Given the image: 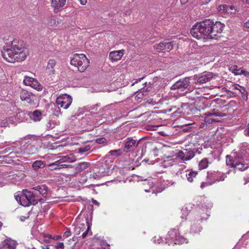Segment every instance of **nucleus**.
Masks as SVG:
<instances>
[{
    "label": "nucleus",
    "mask_w": 249,
    "mask_h": 249,
    "mask_svg": "<svg viewBox=\"0 0 249 249\" xmlns=\"http://www.w3.org/2000/svg\"><path fill=\"white\" fill-rule=\"evenodd\" d=\"M1 52L3 58L10 63L23 61L27 55L23 42L18 39L11 42L10 48L3 46Z\"/></svg>",
    "instance_id": "1"
},
{
    "label": "nucleus",
    "mask_w": 249,
    "mask_h": 249,
    "mask_svg": "<svg viewBox=\"0 0 249 249\" xmlns=\"http://www.w3.org/2000/svg\"><path fill=\"white\" fill-rule=\"evenodd\" d=\"M213 21L206 19L194 25L190 30V34L197 39H202L206 41L211 39V32L213 29Z\"/></svg>",
    "instance_id": "2"
},
{
    "label": "nucleus",
    "mask_w": 249,
    "mask_h": 249,
    "mask_svg": "<svg viewBox=\"0 0 249 249\" xmlns=\"http://www.w3.org/2000/svg\"><path fill=\"white\" fill-rule=\"evenodd\" d=\"M70 63L77 68L80 72H84L89 66V60L83 53H75L71 57Z\"/></svg>",
    "instance_id": "3"
},
{
    "label": "nucleus",
    "mask_w": 249,
    "mask_h": 249,
    "mask_svg": "<svg viewBox=\"0 0 249 249\" xmlns=\"http://www.w3.org/2000/svg\"><path fill=\"white\" fill-rule=\"evenodd\" d=\"M23 192V195H22L21 205L24 207L29 206L31 204L35 205L39 201L43 200L42 198H38L34 192L24 190Z\"/></svg>",
    "instance_id": "4"
},
{
    "label": "nucleus",
    "mask_w": 249,
    "mask_h": 249,
    "mask_svg": "<svg viewBox=\"0 0 249 249\" xmlns=\"http://www.w3.org/2000/svg\"><path fill=\"white\" fill-rule=\"evenodd\" d=\"M181 215L180 217L182 219L186 220V216H188V219L191 222H197L200 221L202 222L203 219L199 215V213L197 212H189L188 210L186 207L183 208L181 210Z\"/></svg>",
    "instance_id": "5"
},
{
    "label": "nucleus",
    "mask_w": 249,
    "mask_h": 249,
    "mask_svg": "<svg viewBox=\"0 0 249 249\" xmlns=\"http://www.w3.org/2000/svg\"><path fill=\"white\" fill-rule=\"evenodd\" d=\"M215 76L211 72H204L200 74L195 75L193 77L196 84L201 85L211 81Z\"/></svg>",
    "instance_id": "6"
},
{
    "label": "nucleus",
    "mask_w": 249,
    "mask_h": 249,
    "mask_svg": "<svg viewBox=\"0 0 249 249\" xmlns=\"http://www.w3.org/2000/svg\"><path fill=\"white\" fill-rule=\"evenodd\" d=\"M190 78L185 77L177 81L171 87L172 90L180 89L181 91H184L190 88Z\"/></svg>",
    "instance_id": "7"
},
{
    "label": "nucleus",
    "mask_w": 249,
    "mask_h": 249,
    "mask_svg": "<svg viewBox=\"0 0 249 249\" xmlns=\"http://www.w3.org/2000/svg\"><path fill=\"white\" fill-rule=\"evenodd\" d=\"M20 98L21 101L30 105H35L36 100V96L35 95L24 89L20 91Z\"/></svg>",
    "instance_id": "8"
},
{
    "label": "nucleus",
    "mask_w": 249,
    "mask_h": 249,
    "mask_svg": "<svg viewBox=\"0 0 249 249\" xmlns=\"http://www.w3.org/2000/svg\"><path fill=\"white\" fill-rule=\"evenodd\" d=\"M72 103V98L68 94H63L57 97L56 103L58 106L64 109H67Z\"/></svg>",
    "instance_id": "9"
},
{
    "label": "nucleus",
    "mask_w": 249,
    "mask_h": 249,
    "mask_svg": "<svg viewBox=\"0 0 249 249\" xmlns=\"http://www.w3.org/2000/svg\"><path fill=\"white\" fill-rule=\"evenodd\" d=\"M226 176L224 174L216 172H208L207 180H210L212 184L216 182L222 181L224 180Z\"/></svg>",
    "instance_id": "10"
},
{
    "label": "nucleus",
    "mask_w": 249,
    "mask_h": 249,
    "mask_svg": "<svg viewBox=\"0 0 249 249\" xmlns=\"http://www.w3.org/2000/svg\"><path fill=\"white\" fill-rule=\"evenodd\" d=\"M154 48L159 52H169L172 50L173 45L172 42L163 41L154 45Z\"/></svg>",
    "instance_id": "11"
},
{
    "label": "nucleus",
    "mask_w": 249,
    "mask_h": 249,
    "mask_svg": "<svg viewBox=\"0 0 249 249\" xmlns=\"http://www.w3.org/2000/svg\"><path fill=\"white\" fill-rule=\"evenodd\" d=\"M24 85L29 86L38 91L42 89V86L38 83L37 80L34 78L26 76L23 81Z\"/></svg>",
    "instance_id": "12"
},
{
    "label": "nucleus",
    "mask_w": 249,
    "mask_h": 249,
    "mask_svg": "<svg viewBox=\"0 0 249 249\" xmlns=\"http://www.w3.org/2000/svg\"><path fill=\"white\" fill-rule=\"evenodd\" d=\"M224 25L220 22L213 21V29L211 32V39H216L218 34H221L223 31Z\"/></svg>",
    "instance_id": "13"
},
{
    "label": "nucleus",
    "mask_w": 249,
    "mask_h": 249,
    "mask_svg": "<svg viewBox=\"0 0 249 249\" xmlns=\"http://www.w3.org/2000/svg\"><path fill=\"white\" fill-rule=\"evenodd\" d=\"M234 164V168L244 171L249 168V160L236 159L235 162Z\"/></svg>",
    "instance_id": "14"
},
{
    "label": "nucleus",
    "mask_w": 249,
    "mask_h": 249,
    "mask_svg": "<svg viewBox=\"0 0 249 249\" xmlns=\"http://www.w3.org/2000/svg\"><path fill=\"white\" fill-rule=\"evenodd\" d=\"M33 189L35 190L34 192L36 194V196L38 195H40L43 197H45L48 193V187L47 185L43 184L35 186L33 188Z\"/></svg>",
    "instance_id": "15"
},
{
    "label": "nucleus",
    "mask_w": 249,
    "mask_h": 249,
    "mask_svg": "<svg viewBox=\"0 0 249 249\" xmlns=\"http://www.w3.org/2000/svg\"><path fill=\"white\" fill-rule=\"evenodd\" d=\"M136 141L131 138H128L125 140V145L124 147V151L128 152L134 150L136 146Z\"/></svg>",
    "instance_id": "16"
},
{
    "label": "nucleus",
    "mask_w": 249,
    "mask_h": 249,
    "mask_svg": "<svg viewBox=\"0 0 249 249\" xmlns=\"http://www.w3.org/2000/svg\"><path fill=\"white\" fill-rule=\"evenodd\" d=\"M189 111L190 109L188 105L187 104H183L174 112L173 114L175 116H177L178 114L185 115L186 114H189L190 113Z\"/></svg>",
    "instance_id": "17"
},
{
    "label": "nucleus",
    "mask_w": 249,
    "mask_h": 249,
    "mask_svg": "<svg viewBox=\"0 0 249 249\" xmlns=\"http://www.w3.org/2000/svg\"><path fill=\"white\" fill-rule=\"evenodd\" d=\"M123 54V50L112 51L109 53V57L112 61H115L121 59Z\"/></svg>",
    "instance_id": "18"
},
{
    "label": "nucleus",
    "mask_w": 249,
    "mask_h": 249,
    "mask_svg": "<svg viewBox=\"0 0 249 249\" xmlns=\"http://www.w3.org/2000/svg\"><path fill=\"white\" fill-rule=\"evenodd\" d=\"M66 3V0H52L51 5L54 10H58L63 7Z\"/></svg>",
    "instance_id": "19"
},
{
    "label": "nucleus",
    "mask_w": 249,
    "mask_h": 249,
    "mask_svg": "<svg viewBox=\"0 0 249 249\" xmlns=\"http://www.w3.org/2000/svg\"><path fill=\"white\" fill-rule=\"evenodd\" d=\"M30 118L34 121H39L41 119L42 114L39 110H36L29 113Z\"/></svg>",
    "instance_id": "20"
},
{
    "label": "nucleus",
    "mask_w": 249,
    "mask_h": 249,
    "mask_svg": "<svg viewBox=\"0 0 249 249\" xmlns=\"http://www.w3.org/2000/svg\"><path fill=\"white\" fill-rule=\"evenodd\" d=\"M50 166L52 167L53 169H61L64 168H72L73 166L71 164H63V162H60L56 163V161L53 163L50 164Z\"/></svg>",
    "instance_id": "21"
},
{
    "label": "nucleus",
    "mask_w": 249,
    "mask_h": 249,
    "mask_svg": "<svg viewBox=\"0 0 249 249\" xmlns=\"http://www.w3.org/2000/svg\"><path fill=\"white\" fill-rule=\"evenodd\" d=\"M89 165V163L88 162H82L77 164L75 166V170L77 173H80L86 169Z\"/></svg>",
    "instance_id": "22"
},
{
    "label": "nucleus",
    "mask_w": 249,
    "mask_h": 249,
    "mask_svg": "<svg viewBox=\"0 0 249 249\" xmlns=\"http://www.w3.org/2000/svg\"><path fill=\"white\" fill-rule=\"evenodd\" d=\"M56 65V61L54 59H49L47 66V70L50 74H54V67Z\"/></svg>",
    "instance_id": "23"
},
{
    "label": "nucleus",
    "mask_w": 249,
    "mask_h": 249,
    "mask_svg": "<svg viewBox=\"0 0 249 249\" xmlns=\"http://www.w3.org/2000/svg\"><path fill=\"white\" fill-rule=\"evenodd\" d=\"M193 224L191 226V232L193 233H198L201 231L202 230L201 227L199 225V223H196L195 222H193Z\"/></svg>",
    "instance_id": "24"
},
{
    "label": "nucleus",
    "mask_w": 249,
    "mask_h": 249,
    "mask_svg": "<svg viewBox=\"0 0 249 249\" xmlns=\"http://www.w3.org/2000/svg\"><path fill=\"white\" fill-rule=\"evenodd\" d=\"M220 10H223L228 13H232V11L234 9V7L233 5H229L227 4L220 5L219 6Z\"/></svg>",
    "instance_id": "25"
},
{
    "label": "nucleus",
    "mask_w": 249,
    "mask_h": 249,
    "mask_svg": "<svg viewBox=\"0 0 249 249\" xmlns=\"http://www.w3.org/2000/svg\"><path fill=\"white\" fill-rule=\"evenodd\" d=\"M189 172L188 173H186V176L187 177V180L190 182H192L193 181L194 178H196L197 174V171H194L192 170L188 171Z\"/></svg>",
    "instance_id": "26"
},
{
    "label": "nucleus",
    "mask_w": 249,
    "mask_h": 249,
    "mask_svg": "<svg viewBox=\"0 0 249 249\" xmlns=\"http://www.w3.org/2000/svg\"><path fill=\"white\" fill-rule=\"evenodd\" d=\"M204 115H206L207 117H211L213 116L216 117H224L226 116V114L222 112L215 111L213 110L212 112L205 113Z\"/></svg>",
    "instance_id": "27"
},
{
    "label": "nucleus",
    "mask_w": 249,
    "mask_h": 249,
    "mask_svg": "<svg viewBox=\"0 0 249 249\" xmlns=\"http://www.w3.org/2000/svg\"><path fill=\"white\" fill-rule=\"evenodd\" d=\"M210 162H209L208 159L207 158L203 159L198 164V168L199 170H203L206 169L208 167L209 164Z\"/></svg>",
    "instance_id": "28"
},
{
    "label": "nucleus",
    "mask_w": 249,
    "mask_h": 249,
    "mask_svg": "<svg viewBox=\"0 0 249 249\" xmlns=\"http://www.w3.org/2000/svg\"><path fill=\"white\" fill-rule=\"evenodd\" d=\"M45 164L42 160H36L32 164V167L35 170H37L39 168H44Z\"/></svg>",
    "instance_id": "29"
},
{
    "label": "nucleus",
    "mask_w": 249,
    "mask_h": 249,
    "mask_svg": "<svg viewBox=\"0 0 249 249\" xmlns=\"http://www.w3.org/2000/svg\"><path fill=\"white\" fill-rule=\"evenodd\" d=\"M178 234V232L176 230H172L168 232V238L172 240L173 242H175V239Z\"/></svg>",
    "instance_id": "30"
},
{
    "label": "nucleus",
    "mask_w": 249,
    "mask_h": 249,
    "mask_svg": "<svg viewBox=\"0 0 249 249\" xmlns=\"http://www.w3.org/2000/svg\"><path fill=\"white\" fill-rule=\"evenodd\" d=\"M91 146L89 145H86L84 146L81 147L76 149V152L77 154L82 155L84 152H87L90 150Z\"/></svg>",
    "instance_id": "31"
},
{
    "label": "nucleus",
    "mask_w": 249,
    "mask_h": 249,
    "mask_svg": "<svg viewBox=\"0 0 249 249\" xmlns=\"http://www.w3.org/2000/svg\"><path fill=\"white\" fill-rule=\"evenodd\" d=\"M229 70L232 73H234V74L235 75L241 74V73H240V71H243V70L238 69V66L235 65L231 66L229 68Z\"/></svg>",
    "instance_id": "32"
},
{
    "label": "nucleus",
    "mask_w": 249,
    "mask_h": 249,
    "mask_svg": "<svg viewBox=\"0 0 249 249\" xmlns=\"http://www.w3.org/2000/svg\"><path fill=\"white\" fill-rule=\"evenodd\" d=\"M86 229L84 224H80L75 228L74 232L76 235H79L81 231H84Z\"/></svg>",
    "instance_id": "33"
},
{
    "label": "nucleus",
    "mask_w": 249,
    "mask_h": 249,
    "mask_svg": "<svg viewBox=\"0 0 249 249\" xmlns=\"http://www.w3.org/2000/svg\"><path fill=\"white\" fill-rule=\"evenodd\" d=\"M72 157L71 155H68L63 157L61 159L57 160L56 163H59L60 162H65L67 161H73L74 160L72 159Z\"/></svg>",
    "instance_id": "34"
},
{
    "label": "nucleus",
    "mask_w": 249,
    "mask_h": 249,
    "mask_svg": "<svg viewBox=\"0 0 249 249\" xmlns=\"http://www.w3.org/2000/svg\"><path fill=\"white\" fill-rule=\"evenodd\" d=\"M195 156V153L192 150H189L185 152V160H189L192 159Z\"/></svg>",
    "instance_id": "35"
},
{
    "label": "nucleus",
    "mask_w": 249,
    "mask_h": 249,
    "mask_svg": "<svg viewBox=\"0 0 249 249\" xmlns=\"http://www.w3.org/2000/svg\"><path fill=\"white\" fill-rule=\"evenodd\" d=\"M186 239L184 238L183 237L178 235V234L177 238L175 239V241L174 242L175 244H182L184 243H186Z\"/></svg>",
    "instance_id": "36"
},
{
    "label": "nucleus",
    "mask_w": 249,
    "mask_h": 249,
    "mask_svg": "<svg viewBox=\"0 0 249 249\" xmlns=\"http://www.w3.org/2000/svg\"><path fill=\"white\" fill-rule=\"evenodd\" d=\"M231 156L227 155L226 156V164L227 165L231 166V167H234L233 163H235L236 161V159H231Z\"/></svg>",
    "instance_id": "37"
},
{
    "label": "nucleus",
    "mask_w": 249,
    "mask_h": 249,
    "mask_svg": "<svg viewBox=\"0 0 249 249\" xmlns=\"http://www.w3.org/2000/svg\"><path fill=\"white\" fill-rule=\"evenodd\" d=\"M105 176V174L103 173H100L99 172L93 173L90 175V178H93L94 179H97L102 178Z\"/></svg>",
    "instance_id": "38"
},
{
    "label": "nucleus",
    "mask_w": 249,
    "mask_h": 249,
    "mask_svg": "<svg viewBox=\"0 0 249 249\" xmlns=\"http://www.w3.org/2000/svg\"><path fill=\"white\" fill-rule=\"evenodd\" d=\"M100 104H96L92 106H87L85 107L84 108H85L86 110L87 111H90V110H96L97 108L100 106Z\"/></svg>",
    "instance_id": "39"
},
{
    "label": "nucleus",
    "mask_w": 249,
    "mask_h": 249,
    "mask_svg": "<svg viewBox=\"0 0 249 249\" xmlns=\"http://www.w3.org/2000/svg\"><path fill=\"white\" fill-rule=\"evenodd\" d=\"M16 246V244L14 241H9L5 244V247H7L8 249H15Z\"/></svg>",
    "instance_id": "40"
},
{
    "label": "nucleus",
    "mask_w": 249,
    "mask_h": 249,
    "mask_svg": "<svg viewBox=\"0 0 249 249\" xmlns=\"http://www.w3.org/2000/svg\"><path fill=\"white\" fill-rule=\"evenodd\" d=\"M122 150L120 149L117 150H111L109 152L110 155H115L116 156H120L122 154Z\"/></svg>",
    "instance_id": "41"
},
{
    "label": "nucleus",
    "mask_w": 249,
    "mask_h": 249,
    "mask_svg": "<svg viewBox=\"0 0 249 249\" xmlns=\"http://www.w3.org/2000/svg\"><path fill=\"white\" fill-rule=\"evenodd\" d=\"M242 91L240 90V91L241 92L242 94V96L243 98L245 100L247 101L248 98V92L246 90L245 88L242 87Z\"/></svg>",
    "instance_id": "42"
},
{
    "label": "nucleus",
    "mask_w": 249,
    "mask_h": 249,
    "mask_svg": "<svg viewBox=\"0 0 249 249\" xmlns=\"http://www.w3.org/2000/svg\"><path fill=\"white\" fill-rule=\"evenodd\" d=\"M176 155L177 157L180 158L182 160H185V152L182 151H179Z\"/></svg>",
    "instance_id": "43"
},
{
    "label": "nucleus",
    "mask_w": 249,
    "mask_h": 249,
    "mask_svg": "<svg viewBox=\"0 0 249 249\" xmlns=\"http://www.w3.org/2000/svg\"><path fill=\"white\" fill-rule=\"evenodd\" d=\"M86 223H87V228L86 230V231H84L82 234V237L83 238H85L87 236L88 233L90 229V226H89V222L87 221L86 222Z\"/></svg>",
    "instance_id": "44"
},
{
    "label": "nucleus",
    "mask_w": 249,
    "mask_h": 249,
    "mask_svg": "<svg viewBox=\"0 0 249 249\" xmlns=\"http://www.w3.org/2000/svg\"><path fill=\"white\" fill-rule=\"evenodd\" d=\"M107 139L104 137L97 138L95 140V142L98 144H105L107 143Z\"/></svg>",
    "instance_id": "45"
},
{
    "label": "nucleus",
    "mask_w": 249,
    "mask_h": 249,
    "mask_svg": "<svg viewBox=\"0 0 249 249\" xmlns=\"http://www.w3.org/2000/svg\"><path fill=\"white\" fill-rule=\"evenodd\" d=\"M205 117H204V118H205V122L206 124H212L213 122H218L217 120H214L213 119H212V118H210V117H207L206 115H204Z\"/></svg>",
    "instance_id": "46"
},
{
    "label": "nucleus",
    "mask_w": 249,
    "mask_h": 249,
    "mask_svg": "<svg viewBox=\"0 0 249 249\" xmlns=\"http://www.w3.org/2000/svg\"><path fill=\"white\" fill-rule=\"evenodd\" d=\"M212 185V183H211V182L210 181V180H207V182H202L201 184V185H200V188L203 189H204L205 187H207L209 185Z\"/></svg>",
    "instance_id": "47"
},
{
    "label": "nucleus",
    "mask_w": 249,
    "mask_h": 249,
    "mask_svg": "<svg viewBox=\"0 0 249 249\" xmlns=\"http://www.w3.org/2000/svg\"><path fill=\"white\" fill-rule=\"evenodd\" d=\"M71 235V231L69 229H68L67 231L64 233L63 237L64 238H68Z\"/></svg>",
    "instance_id": "48"
},
{
    "label": "nucleus",
    "mask_w": 249,
    "mask_h": 249,
    "mask_svg": "<svg viewBox=\"0 0 249 249\" xmlns=\"http://www.w3.org/2000/svg\"><path fill=\"white\" fill-rule=\"evenodd\" d=\"M15 198L16 200L20 203V204L21 205V202H22V195L21 196H19V195H15Z\"/></svg>",
    "instance_id": "49"
},
{
    "label": "nucleus",
    "mask_w": 249,
    "mask_h": 249,
    "mask_svg": "<svg viewBox=\"0 0 249 249\" xmlns=\"http://www.w3.org/2000/svg\"><path fill=\"white\" fill-rule=\"evenodd\" d=\"M64 244H63V243H62V242L57 243V244L55 246V248L56 249H63L64 248Z\"/></svg>",
    "instance_id": "50"
},
{
    "label": "nucleus",
    "mask_w": 249,
    "mask_h": 249,
    "mask_svg": "<svg viewBox=\"0 0 249 249\" xmlns=\"http://www.w3.org/2000/svg\"><path fill=\"white\" fill-rule=\"evenodd\" d=\"M240 73H241V74L244 75L245 76H246L247 77H249V72H248L246 71L243 70V71H241Z\"/></svg>",
    "instance_id": "51"
},
{
    "label": "nucleus",
    "mask_w": 249,
    "mask_h": 249,
    "mask_svg": "<svg viewBox=\"0 0 249 249\" xmlns=\"http://www.w3.org/2000/svg\"><path fill=\"white\" fill-rule=\"evenodd\" d=\"M192 0H180V1L182 4L184 5L187 3L188 2L191 1Z\"/></svg>",
    "instance_id": "52"
},
{
    "label": "nucleus",
    "mask_w": 249,
    "mask_h": 249,
    "mask_svg": "<svg viewBox=\"0 0 249 249\" xmlns=\"http://www.w3.org/2000/svg\"><path fill=\"white\" fill-rule=\"evenodd\" d=\"M144 91V90L143 91H140L137 95V96H138V98H141L143 96L144 94L142 93Z\"/></svg>",
    "instance_id": "53"
},
{
    "label": "nucleus",
    "mask_w": 249,
    "mask_h": 249,
    "mask_svg": "<svg viewBox=\"0 0 249 249\" xmlns=\"http://www.w3.org/2000/svg\"><path fill=\"white\" fill-rule=\"evenodd\" d=\"M238 87H240L241 88H242V87L240 86V85H237V84H236L234 86V88L233 89H237V90H240Z\"/></svg>",
    "instance_id": "54"
},
{
    "label": "nucleus",
    "mask_w": 249,
    "mask_h": 249,
    "mask_svg": "<svg viewBox=\"0 0 249 249\" xmlns=\"http://www.w3.org/2000/svg\"><path fill=\"white\" fill-rule=\"evenodd\" d=\"M82 5H85L87 2V0H79Z\"/></svg>",
    "instance_id": "55"
},
{
    "label": "nucleus",
    "mask_w": 249,
    "mask_h": 249,
    "mask_svg": "<svg viewBox=\"0 0 249 249\" xmlns=\"http://www.w3.org/2000/svg\"><path fill=\"white\" fill-rule=\"evenodd\" d=\"M244 27L249 29V19L248 20V21L244 23Z\"/></svg>",
    "instance_id": "56"
},
{
    "label": "nucleus",
    "mask_w": 249,
    "mask_h": 249,
    "mask_svg": "<svg viewBox=\"0 0 249 249\" xmlns=\"http://www.w3.org/2000/svg\"><path fill=\"white\" fill-rule=\"evenodd\" d=\"M143 78V77H142V78H139L138 80H137L135 82H134V83H133L132 84H131V86H133L135 84L137 83L138 82V81H140Z\"/></svg>",
    "instance_id": "57"
},
{
    "label": "nucleus",
    "mask_w": 249,
    "mask_h": 249,
    "mask_svg": "<svg viewBox=\"0 0 249 249\" xmlns=\"http://www.w3.org/2000/svg\"><path fill=\"white\" fill-rule=\"evenodd\" d=\"M92 202L93 204H94L95 205H97L98 206L99 205V203L96 201V200H94V199H92Z\"/></svg>",
    "instance_id": "58"
},
{
    "label": "nucleus",
    "mask_w": 249,
    "mask_h": 249,
    "mask_svg": "<svg viewBox=\"0 0 249 249\" xmlns=\"http://www.w3.org/2000/svg\"><path fill=\"white\" fill-rule=\"evenodd\" d=\"M41 248L42 249H50L49 246L48 245L46 246H42Z\"/></svg>",
    "instance_id": "59"
},
{
    "label": "nucleus",
    "mask_w": 249,
    "mask_h": 249,
    "mask_svg": "<svg viewBox=\"0 0 249 249\" xmlns=\"http://www.w3.org/2000/svg\"><path fill=\"white\" fill-rule=\"evenodd\" d=\"M207 124L205 123H202L200 125V128H204L206 125Z\"/></svg>",
    "instance_id": "60"
},
{
    "label": "nucleus",
    "mask_w": 249,
    "mask_h": 249,
    "mask_svg": "<svg viewBox=\"0 0 249 249\" xmlns=\"http://www.w3.org/2000/svg\"><path fill=\"white\" fill-rule=\"evenodd\" d=\"M244 3L249 5V0H241Z\"/></svg>",
    "instance_id": "61"
},
{
    "label": "nucleus",
    "mask_w": 249,
    "mask_h": 249,
    "mask_svg": "<svg viewBox=\"0 0 249 249\" xmlns=\"http://www.w3.org/2000/svg\"><path fill=\"white\" fill-rule=\"evenodd\" d=\"M44 237L51 238H52V235L51 234H44Z\"/></svg>",
    "instance_id": "62"
},
{
    "label": "nucleus",
    "mask_w": 249,
    "mask_h": 249,
    "mask_svg": "<svg viewBox=\"0 0 249 249\" xmlns=\"http://www.w3.org/2000/svg\"><path fill=\"white\" fill-rule=\"evenodd\" d=\"M59 112V108H58V110H56V113L53 112V114H54L56 116H58Z\"/></svg>",
    "instance_id": "63"
},
{
    "label": "nucleus",
    "mask_w": 249,
    "mask_h": 249,
    "mask_svg": "<svg viewBox=\"0 0 249 249\" xmlns=\"http://www.w3.org/2000/svg\"><path fill=\"white\" fill-rule=\"evenodd\" d=\"M61 237L59 236H57L56 237H54L53 239L54 240H57L58 239H59V238H60Z\"/></svg>",
    "instance_id": "64"
}]
</instances>
